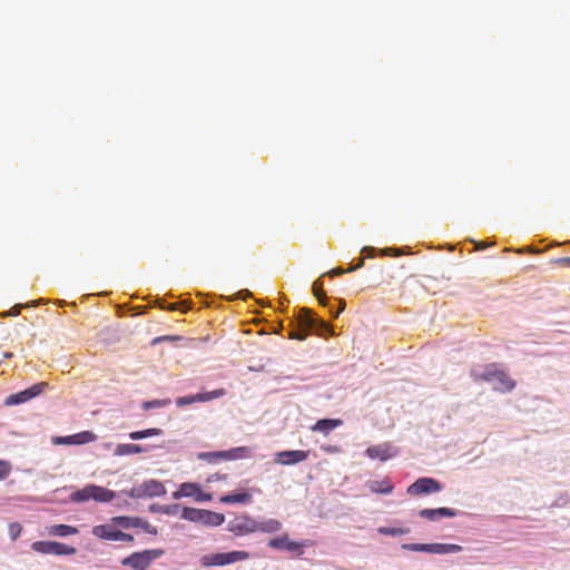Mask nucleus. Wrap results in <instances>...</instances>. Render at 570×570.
Listing matches in <instances>:
<instances>
[{"mask_svg": "<svg viewBox=\"0 0 570 570\" xmlns=\"http://www.w3.org/2000/svg\"><path fill=\"white\" fill-rule=\"evenodd\" d=\"M181 498H194L196 501L203 502L212 500V494L204 493L198 483L184 482L173 492V499L179 500Z\"/></svg>", "mask_w": 570, "mask_h": 570, "instance_id": "obj_9", "label": "nucleus"}, {"mask_svg": "<svg viewBox=\"0 0 570 570\" xmlns=\"http://www.w3.org/2000/svg\"><path fill=\"white\" fill-rule=\"evenodd\" d=\"M313 292L318 302L325 306L327 304V297L322 289V285L318 282L314 283Z\"/></svg>", "mask_w": 570, "mask_h": 570, "instance_id": "obj_34", "label": "nucleus"}, {"mask_svg": "<svg viewBox=\"0 0 570 570\" xmlns=\"http://www.w3.org/2000/svg\"><path fill=\"white\" fill-rule=\"evenodd\" d=\"M11 464L6 460H0V481L4 480L11 473Z\"/></svg>", "mask_w": 570, "mask_h": 570, "instance_id": "obj_37", "label": "nucleus"}, {"mask_svg": "<svg viewBox=\"0 0 570 570\" xmlns=\"http://www.w3.org/2000/svg\"><path fill=\"white\" fill-rule=\"evenodd\" d=\"M27 306H36V302L31 301L30 304H28Z\"/></svg>", "mask_w": 570, "mask_h": 570, "instance_id": "obj_48", "label": "nucleus"}, {"mask_svg": "<svg viewBox=\"0 0 570 570\" xmlns=\"http://www.w3.org/2000/svg\"><path fill=\"white\" fill-rule=\"evenodd\" d=\"M96 440V434L91 431H83L68 436H57L53 439L56 444H87Z\"/></svg>", "mask_w": 570, "mask_h": 570, "instance_id": "obj_14", "label": "nucleus"}, {"mask_svg": "<svg viewBox=\"0 0 570 570\" xmlns=\"http://www.w3.org/2000/svg\"><path fill=\"white\" fill-rule=\"evenodd\" d=\"M177 305H178L177 303L171 304V305L169 306V309H173V311H174V309H176V308H177Z\"/></svg>", "mask_w": 570, "mask_h": 570, "instance_id": "obj_47", "label": "nucleus"}, {"mask_svg": "<svg viewBox=\"0 0 570 570\" xmlns=\"http://www.w3.org/2000/svg\"><path fill=\"white\" fill-rule=\"evenodd\" d=\"M38 552L55 556H73L77 549L56 541H38Z\"/></svg>", "mask_w": 570, "mask_h": 570, "instance_id": "obj_12", "label": "nucleus"}, {"mask_svg": "<svg viewBox=\"0 0 570 570\" xmlns=\"http://www.w3.org/2000/svg\"><path fill=\"white\" fill-rule=\"evenodd\" d=\"M343 421L340 419H322L318 420L312 428V431L322 432L324 434L330 433L332 430L342 425Z\"/></svg>", "mask_w": 570, "mask_h": 570, "instance_id": "obj_21", "label": "nucleus"}, {"mask_svg": "<svg viewBox=\"0 0 570 570\" xmlns=\"http://www.w3.org/2000/svg\"><path fill=\"white\" fill-rule=\"evenodd\" d=\"M166 493L165 485L158 480H147L130 490V497L136 499L161 497Z\"/></svg>", "mask_w": 570, "mask_h": 570, "instance_id": "obj_8", "label": "nucleus"}, {"mask_svg": "<svg viewBox=\"0 0 570 570\" xmlns=\"http://www.w3.org/2000/svg\"><path fill=\"white\" fill-rule=\"evenodd\" d=\"M47 532L49 535L68 537L77 534L79 531L76 527L68 524H53L47 528Z\"/></svg>", "mask_w": 570, "mask_h": 570, "instance_id": "obj_24", "label": "nucleus"}, {"mask_svg": "<svg viewBox=\"0 0 570 570\" xmlns=\"http://www.w3.org/2000/svg\"><path fill=\"white\" fill-rule=\"evenodd\" d=\"M170 404L169 399H163V400H153V401H146L142 403V409L145 411H149L151 409L156 407H164Z\"/></svg>", "mask_w": 570, "mask_h": 570, "instance_id": "obj_33", "label": "nucleus"}, {"mask_svg": "<svg viewBox=\"0 0 570 570\" xmlns=\"http://www.w3.org/2000/svg\"><path fill=\"white\" fill-rule=\"evenodd\" d=\"M116 497L115 492L96 484H91V499L97 502H110Z\"/></svg>", "mask_w": 570, "mask_h": 570, "instance_id": "obj_22", "label": "nucleus"}, {"mask_svg": "<svg viewBox=\"0 0 570 570\" xmlns=\"http://www.w3.org/2000/svg\"><path fill=\"white\" fill-rule=\"evenodd\" d=\"M441 490V484L438 480L433 478H420L414 483H412L406 492L409 495L417 497L423 494L435 493Z\"/></svg>", "mask_w": 570, "mask_h": 570, "instance_id": "obj_11", "label": "nucleus"}, {"mask_svg": "<svg viewBox=\"0 0 570 570\" xmlns=\"http://www.w3.org/2000/svg\"><path fill=\"white\" fill-rule=\"evenodd\" d=\"M283 528V524L277 519H255V532H262V533H276L281 531Z\"/></svg>", "mask_w": 570, "mask_h": 570, "instance_id": "obj_18", "label": "nucleus"}, {"mask_svg": "<svg viewBox=\"0 0 570 570\" xmlns=\"http://www.w3.org/2000/svg\"><path fill=\"white\" fill-rule=\"evenodd\" d=\"M181 518L184 520L208 527H218L225 521V515L222 513L188 507L183 508Z\"/></svg>", "mask_w": 570, "mask_h": 570, "instance_id": "obj_4", "label": "nucleus"}, {"mask_svg": "<svg viewBox=\"0 0 570 570\" xmlns=\"http://www.w3.org/2000/svg\"><path fill=\"white\" fill-rule=\"evenodd\" d=\"M161 434V430L157 428L141 430V431H135L129 433V438L131 440H142L149 436H157Z\"/></svg>", "mask_w": 570, "mask_h": 570, "instance_id": "obj_29", "label": "nucleus"}, {"mask_svg": "<svg viewBox=\"0 0 570 570\" xmlns=\"http://www.w3.org/2000/svg\"><path fill=\"white\" fill-rule=\"evenodd\" d=\"M252 455V450L247 446H238L226 451L225 461L246 459Z\"/></svg>", "mask_w": 570, "mask_h": 570, "instance_id": "obj_25", "label": "nucleus"}, {"mask_svg": "<svg viewBox=\"0 0 570 570\" xmlns=\"http://www.w3.org/2000/svg\"><path fill=\"white\" fill-rule=\"evenodd\" d=\"M121 538L119 539V541H126V542H132L134 541V537L129 533H125L121 531L120 533Z\"/></svg>", "mask_w": 570, "mask_h": 570, "instance_id": "obj_43", "label": "nucleus"}, {"mask_svg": "<svg viewBox=\"0 0 570 570\" xmlns=\"http://www.w3.org/2000/svg\"><path fill=\"white\" fill-rule=\"evenodd\" d=\"M552 264L570 267V257L556 258Z\"/></svg>", "mask_w": 570, "mask_h": 570, "instance_id": "obj_40", "label": "nucleus"}, {"mask_svg": "<svg viewBox=\"0 0 570 570\" xmlns=\"http://www.w3.org/2000/svg\"><path fill=\"white\" fill-rule=\"evenodd\" d=\"M70 500L73 502H86L91 500V484L71 493Z\"/></svg>", "mask_w": 570, "mask_h": 570, "instance_id": "obj_28", "label": "nucleus"}, {"mask_svg": "<svg viewBox=\"0 0 570 570\" xmlns=\"http://www.w3.org/2000/svg\"><path fill=\"white\" fill-rule=\"evenodd\" d=\"M137 525L135 528H141L145 532L149 533V534H153V535H156L157 534V529L151 525L148 521L146 520H142L140 518L137 517Z\"/></svg>", "mask_w": 570, "mask_h": 570, "instance_id": "obj_35", "label": "nucleus"}, {"mask_svg": "<svg viewBox=\"0 0 570 570\" xmlns=\"http://www.w3.org/2000/svg\"><path fill=\"white\" fill-rule=\"evenodd\" d=\"M419 515L430 521H435L440 518H453L456 515V512L450 508L423 509L419 512Z\"/></svg>", "mask_w": 570, "mask_h": 570, "instance_id": "obj_19", "label": "nucleus"}, {"mask_svg": "<svg viewBox=\"0 0 570 570\" xmlns=\"http://www.w3.org/2000/svg\"><path fill=\"white\" fill-rule=\"evenodd\" d=\"M196 397H197V394L178 397V399H176V405L179 407L190 405L193 403L198 402V399H196Z\"/></svg>", "mask_w": 570, "mask_h": 570, "instance_id": "obj_36", "label": "nucleus"}, {"mask_svg": "<svg viewBox=\"0 0 570 570\" xmlns=\"http://www.w3.org/2000/svg\"><path fill=\"white\" fill-rule=\"evenodd\" d=\"M121 531L111 524H99L92 528V534L99 539L119 541Z\"/></svg>", "mask_w": 570, "mask_h": 570, "instance_id": "obj_16", "label": "nucleus"}, {"mask_svg": "<svg viewBox=\"0 0 570 570\" xmlns=\"http://www.w3.org/2000/svg\"><path fill=\"white\" fill-rule=\"evenodd\" d=\"M366 485L371 492L379 493V494H389L394 489L393 483L387 478H384L382 480L368 481Z\"/></svg>", "mask_w": 570, "mask_h": 570, "instance_id": "obj_20", "label": "nucleus"}, {"mask_svg": "<svg viewBox=\"0 0 570 570\" xmlns=\"http://www.w3.org/2000/svg\"><path fill=\"white\" fill-rule=\"evenodd\" d=\"M47 383H38V395L42 393L43 389L47 387Z\"/></svg>", "mask_w": 570, "mask_h": 570, "instance_id": "obj_46", "label": "nucleus"}, {"mask_svg": "<svg viewBox=\"0 0 570 570\" xmlns=\"http://www.w3.org/2000/svg\"><path fill=\"white\" fill-rule=\"evenodd\" d=\"M227 530L236 537L255 533V519L248 514H242L232 519Z\"/></svg>", "mask_w": 570, "mask_h": 570, "instance_id": "obj_10", "label": "nucleus"}, {"mask_svg": "<svg viewBox=\"0 0 570 570\" xmlns=\"http://www.w3.org/2000/svg\"><path fill=\"white\" fill-rule=\"evenodd\" d=\"M141 452H144L142 446L135 443L118 444L115 450V454L119 456L138 454Z\"/></svg>", "mask_w": 570, "mask_h": 570, "instance_id": "obj_26", "label": "nucleus"}, {"mask_svg": "<svg viewBox=\"0 0 570 570\" xmlns=\"http://www.w3.org/2000/svg\"><path fill=\"white\" fill-rule=\"evenodd\" d=\"M164 554L163 549L144 550L141 552H134L127 558L122 559L121 564L129 567L132 570H147L151 562Z\"/></svg>", "mask_w": 570, "mask_h": 570, "instance_id": "obj_5", "label": "nucleus"}, {"mask_svg": "<svg viewBox=\"0 0 570 570\" xmlns=\"http://www.w3.org/2000/svg\"><path fill=\"white\" fill-rule=\"evenodd\" d=\"M363 264H364V258H361V261L358 262V264L356 266L350 267L348 269H343L341 267H336V268L332 269L330 272V274H331V276L342 275V274H344L346 272H352V271H355V269L360 268L361 266H363Z\"/></svg>", "mask_w": 570, "mask_h": 570, "instance_id": "obj_38", "label": "nucleus"}, {"mask_svg": "<svg viewBox=\"0 0 570 570\" xmlns=\"http://www.w3.org/2000/svg\"><path fill=\"white\" fill-rule=\"evenodd\" d=\"M12 353H4V357H11Z\"/></svg>", "mask_w": 570, "mask_h": 570, "instance_id": "obj_49", "label": "nucleus"}, {"mask_svg": "<svg viewBox=\"0 0 570 570\" xmlns=\"http://www.w3.org/2000/svg\"><path fill=\"white\" fill-rule=\"evenodd\" d=\"M21 532V525L19 523H11L9 527V533L13 540L18 538Z\"/></svg>", "mask_w": 570, "mask_h": 570, "instance_id": "obj_39", "label": "nucleus"}, {"mask_svg": "<svg viewBox=\"0 0 570 570\" xmlns=\"http://www.w3.org/2000/svg\"><path fill=\"white\" fill-rule=\"evenodd\" d=\"M345 302L344 301H340V308L338 311L334 314L335 317H337L340 315V313H342L345 308Z\"/></svg>", "mask_w": 570, "mask_h": 570, "instance_id": "obj_45", "label": "nucleus"}, {"mask_svg": "<svg viewBox=\"0 0 570 570\" xmlns=\"http://www.w3.org/2000/svg\"><path fill=\"white\" fill-rule=\"evenodd\" d=\"M250 558V553L247 551H229V552H217L208 553L199 559V563L204 568L210 567H224L236 562L245 561Z\"/></svg>", "mask_w": 570, "mask_h": 570, "instance_id": "obj_3", "label": "nucleus"}, {"mask_svg": "<svg viewBox=\"0 0 570 570\" xmlns=\"http://www.w3.org/2000/svg\"><path fill=\"white\" fill-rule=\"evenodd\" d=\"M309 451L288 450L276 453L275 462L283 465H292L307 460Z\"/></svg>", "mask_w": 570, "mask_h": 570, "instance_id": "obj_13", "label": "nucleus"}, {"mask_svg": "<svg viewBox=\"0 0 570 570\" xmlns=\"http://www.w3.org/2000/svg\"><path fill=\"white\" fill-rule=\"evenodd\" d=\"M226 451H215V452H200L197 458L199 460L207 461L208 463H217L220 460L225 461Z\"/></svg>", "mask_w": 570, "mask_h": 570, "instance_id": "obj_27", "label": "nucleus"}, {"mask_svg": "<svg viewBox=\"0 0 570 570\" xmlns=\"http://www.w3.org/2000/svg\"><path fill=\"white\" fill-rule=\"evenodd\" d=\"M178 340L177 336H161L154 340V343L161 342V341H175Z\"/></svg>", "mask_w": 570, "mask_h": 570, "instance_id": "obj_44", "label": "nucleus"}, {"mask_svg": "<svg viewBox=\"0 0 570 570\" xmlns=\"http://www.w3.org/2000/svg\"><path fill=\"white\" fill-rule=\"evenodd\" d=\"M309 546V541H293L287 533L275 537L268 541V547L275 550L291 552L295 557H301L304 549Z\"/></svg>", "mask_w": 570, "mask_h": 570, "instance_id": "obj_6", "label": "nucleus"}, {"mask_svg": "<svg viewBox=\"0 0 570 570\" xmlns=\"http://www.w3.org/2000/svg\"><path fill=\"white\" fill-rule=\"evenodd\" d=\"M365 454L370 459H379L381 461H386L394 455L392 452V446L389 443L371 445L366 449Z\"/></svg>", "mask_w": 570, "mask_h": 570, "instance_id": "obj_15", "label": "nucleus"}, {"mask_svg": "<svg viewBox=\"0 0 570 570\" xmlns=\"http://www.w3.org/2000/svg\"><path fill=\"white\" fill-rule=\"evenodd\" d=\"M377 532L381 533V534H384V535L396 537V535H402V534L409 533L410 529H407V528L380 527L377 529Z\"/></svg>", "mask_w": 570, "mask_h": 570, "instance_id": "obj_32", "label": "nucleus"}, {"mask_svg": "<svg viewBox=\"0 0 570 570\" xmlns=\"http://www.w3.org/2000/svg\"><path fill=\"white\" fill-rule=\"evenodd\" d=\"M35 396H36V385H31L30 387L26 389L24 391L9 395L4 400V405H7V406L18 405V404H21V403L32 400Z\"/></svg>", "mask_w": 570, "mask_h": 570, "instance_id": "obj_17", "label": "nucleus"}, {"mask_svg": "<svg viewBox=\"0 0 570 570\" xmlns=\"http://www.w3.org/2000/svg\"><path fill=\"white\" fill-rule=\"evenodd\" d=\"M297 328L289 333V338L303 341L307 337L308 332H313L320 336H324L330 332V325L316 317L311 309L303 307L299 309L297 317Z\"/></svg>", "mask_w": 570, "mask_h": 570, "instance_id": "obj_1", "label": "nucleus"}, {"mask_svg": "<svg viewBox=\"0 0 570 570\" xmlns=\"http://www.w3.org/2000/svg\"><path fill=\"white\" fill-rule=\"evenodd\" d=\"M403 549L410 551L429 552L435 554L456 553L462 547L453 543H407L402 546Z\"/></svg>", "mask_w": 570, "mask_h": 570, "instance_id": "obj_7", "label": "nucleus"}, {"mask_svg": "<svg viewBox=\"0 0 570 570\" xmlns=\"http://www.w3.org/2000/svg\"><path fill=\"white\" fill-rule=\"evenodd\" d=\"M178 509H179L178 504H173V505H166V507L161 508V511L166 514H174L177 512Z\"/></svg>", "mask_w": 570, "mask_h": 570, "instance_id": "obj_41", "label": "nucleus"}, {"mask_svg": "<svg viewBox=\"0 0 570 570\" xmlns=\"http://www.w3.org/2000/svg\"><path fill=\"white\" fill-rule=\"evenodd\" d=\"M219 501L226 504L242 503L246 504L252 501V494L248 491H243L240 493H232L223 495Z\"/></svg>", "mask_w": 570, "mask_h": 570, "instance_id": "obj_23", "label": "nucleus"}, {"mask_svg": "<svg viewBox=\"0 0 570 570\" xmlns=\"http://www.w3.org/2000/svg\"><path fill=\"white\" fill-rule=\"evenodd\" d=\"M24 307L23 305L21 304H17L16 306H13L7 314L8 315H11V316H16L20 313L21 308Z\"/></svg>", "mask_w": 570, "mask_h": 570, "instance_id": "obj_42", "label": "nucleus"}, {"mask_svg": "<svg viewBox=\"0 0 570 570\" xmlns=\"http://www.w3.org/2000/svg\"><path fill=\"white\" fill-rule=\"evenodd\" d=\"M471 376L474 381L493 383L494 389L500 392H510L515 386V382L511 380L504 371L499 370L494 364L487 365L481 372L478 370H472Z\"/></svg>", "mask_w": 570, "mask_h": 570, "instance_id": "obj_2", "label": "nucleus"}, {"mask_svg": "<svg viewBox=\"0 0 570 570\" xmlns=\"http://www.w3.org/2000/svg\"><path fill=\"white\" fill-rule=\"evenodd\" d=\"M111 521L114 524L125 529L134 528L138 524L137 517H114Z\"/></svg>", "mask_w": 570, "mask_h": 570, "instance_id": "obj_30", "label": "nucleus"}, {"mask_svg": "<svg viewBox=\"0 0 570 570\" xmlns=\"http://www.w3.org/2000/svg\"><path fill=\"white\" fill-rule=\"evenodd\" d=\"M226 394V391L224 389L214 390L210 392H204V393H197L198 402H208L214 399L222 397Z\"/></svg>", "mask_w": 570, "mask_h": 570, "instance_id": "obj_31", "label": "nucleus"}]
</instances>
